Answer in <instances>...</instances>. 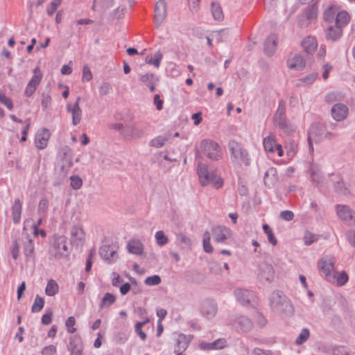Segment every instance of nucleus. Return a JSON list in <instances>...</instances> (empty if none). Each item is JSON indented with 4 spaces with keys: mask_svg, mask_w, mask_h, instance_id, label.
<instances>
[{
    "mask_svg": "<svg viewBox=\"0 0 355 355\" xmlns=\"http://www.w3.org/2000/svg\"><path fill=\"white\" fill-rule=\"evenodd\" d=\"M228 324L238 332H248L253 327L252 321L246 316L234 315L229 318Z\"/></svg>",
    "mask_w": 355,
    "mask_h": 355,
    "instance_id": "obj_8",
    "label": "nucleus"
},
{
    "mask_svg": "<svg viewBox=\"0 0 355 355\" xmlns=\"http://www.w3.org/2000/svg\"><path fill=\"white\" fill-rule=\"evenodd\" d=\"M147 135V128L143 126H139L132 124L125 126L123 132H121V136L127 140L139 139Z\"/></svg>",
    "mask_w": 355,
    "mask_h": 355,
    "instance_id": "obj_10",
    "label": "nucleus"
},
{
    "mask_svg": "<svg viewBox=\"0 0 355 355\" xmlns=\"http://www.w3.org/2000/svg\"><path fill=\"white\" fill-rule=\"evenodd\" d=\"M167 13V4L165 0H159L155 7V21L159 26L164 21Z\"/></svg>",
    "mask_w": 355,
    "mask_h": 355,
    "instance_id": "obj_20",
    "label": "nucleus"
},
{
    "mask_svg": "<svg viewBox=\"0 0 355 355\" xmlns=\"http://www.w3.org/2000/svg\"><path fill=\"white\" fill-rule=\"evenodd\" d=\"M338 216L348 225L355 223V212L349 207L344 205H337L336 207Z\"/></svg>",
    "mask_w": 355,
    "mask_h": 355,
    "instance_id": "obj_13",
    "label": "nucleus"
},
{
    "mask_svg": "<svg viewBox=\"0 0 355 355\" xmlns=\"http://www.w3.org/2000/svg\"><path fill=\"white\" fill-rule=\"evenodd\" d=\"M212 235L215 242L225 244L232 237V233L227 227L216 226L212 228Z\"/></svg>",
    "mask_w": 355,
    "mask_h": 355,
    "instance_id": "obj_15",
    "label": "nucleus"
},
{
    "mask_svg": "<svg viewBox=\"0 0 355 355\" xmlns=\"http://www.w3.org/2000/svg\"><path fill=\"white\" fill-rule=\"evenodd\" d=\"M99 254L101 257L109 264L115 263L119 258L117 247L112 243L103 245L100 248Z\"/></svg>",
    "mask_w": 355,
    "mask_h": 355,
    "instance_id": "obj_11",
    "label": "nucleus"
},
{
    "mask_svg": "<svg viewBox=\"0 0 355 355\" xmlns=\"http://www.w3.org/2000/svg\"><path fill=\"white\" fill-rule=\"evenodd\" d=\"M116 301V297L115 296L110 293H106L100 304H99V307L101 309H103L105 308H108L109 306H110L112 304H114Z\"/></svg>",
    "mask_w": 355,
    "mask_h": 355,
    "instance_id": "obj_38",
    "label": "nucleus"
},
{
    "mask_svg": "<svg viewBox=\"0 0 355 355\" xmlns=\"http://www.w3.org/2000/svg\"><path fill=\"white\" fill-rule=\"evenodd\" d=\"M12 258L16 260L19 255V244L17 240L14 241L10 249Z\"/></svg>",
    "mask_w": 355,
    "mask_h": 355,
    "instance_id": "obj_63",
    "label": "nucleus"
},
{
    "mask_svg": "<svg viewBox=\"0 0 355 355\" xmlns=\"http://www.w3.org/2000/svg\"><path fill=\"white\" fill-rule=\"evenodd\" d=\"M70 184L75 189H79L83 185V180L78 175H71L70 177Z\"/></svg>",
    "mask_w": 355,
    "mask_h": 355,
    "instance_id": "obj_55",
    "label": "nucleus"
},
{
    "mask_svg": "<svg viewBox=\"0 0 355 355\" xmlns=\"http://www.w3.org/2000/svg\"><path fill=\"white\" fill-rule=\"evenodd\" d=\"M139 80L144 84L146 86H148L153 83H157L158 78L151 73H146L145 74L139 75Z\"/></svg>",
    "mask_w": 355,
    "mask_h": 355,
    "instance_id": "obj_39",
    "label": "nucleus"
},
{
    "mask_svg": "<svg viewBox=\"0 0 355 355\" xmlns=\"http://www.w3.org/2000/svg\"><path fill=\"white\" fill-rule=\"evenodd\" d=\"M156 243L159 246H164L168 243V239L162 230L157 231L155 234Z\"/></svg>",
    "mask_w": 355,
    "mask_h": 355,
    "instance_id": "obj_47",
    "label": "nucleus"
},
{
    "mask_svg": "<svg viewBox=\"0 0 355 355\" xmlns=\"http://www.w3.org/2000/svg\"><path fill=\"white\" fill-rule=\"evenodd\" d=\"M335 187L337 191L342 194L346 195L348 193V189L343 180H338Z\"/></svg>",
    "mask_w": 355,
    "mask_h": 355,
    "instance_id": "obj_64",
    "label": "nucleus"
},
{
    "mask_svg": "<svg viewBox=\"0 0 355 355\" xmlns=\"http://www.w3.org/2000/svg\"><path fill=\"white\" fill-rule=\"evenodd\" d=\"M75 324H76V320H75L74 317H73V316L69 317L65 322V326H66L67 332H69L70 334L75 333L76 331V329L74 327Z\"/></svg>",
    "mask_w": 355,
    "mask_h": 355,
    "instance_id": "obj_57",
    "label": "nucleus"
},
{
    "mask_svg": "<svg viewBox=\"0 0 355 355\" xmlns=\"http://www.w3.org/2000/svg\"><path fill=\"white\" fill-rule=\"evenodd\" d=\"M349 114V107L342 103H335L331 109V116L334 120L340 122L345 120Z\"/></svg>",
    "mask_w": 355,
    "mask_h": 355,
    "instance_id": "obj_16",
    "label": "nucleus"
},
{
    "mask_svg": "<svg viewBox=\"0 0 355 355\" xmlns=\"http://www.w3.org/2000/svg\"><path fill=\"white\" fill-rule=\"evenodd\" d=\"M0 104L6 106V107L10 111L12 110L14 108V104L12 99L1 92H0Z\"/></svg>",
    "mask_w": 355,
    "mask_h": 355,
    "instance_id": "obj_49",
    "label": "nucleus"
},
{
    "mask_svg": "<svg viewBox=\"0 0 355 355\" xmlns=\"http://www.w3.org/2000/svg\"><path fill=\"white\" fill-rule=\"evenodd\" d=\"M332 279L327 280L329 283H336L338 286H343L346 284L349 280V277L345 271L335 272L331 274Z\"/></svg>",
    "mask_w": 355,
    "mask_h": 355,
    "instance_id": "obj_30",
    "label": "nucleus"
},
{
    "mask_svg": "<svg viewBox=\"0 0 355 355\" xmlns=\"http://www.w3.org/2000/svg\"><path fill=\"white\" fill-rule=\"evenodd\" d=\"M178 351H184L189 346L190 338L184 334H178L175 338Z\"/></svg>",
    "mask_w": 355,
    "mask_h": 355,
    "instance_id": "obj_34",
    "label": "nucleus"
},
{
    "mask_svg": "<svg viewBox=\"0 0 355 355\" xmlns=\"http://www.w3.org/2000/svg\"><path fill=\"white\" fill-rule=\"evenodd\" d=\"M336 259L333 255H325L318 261V268L324 275L326 280H331Z\"/></svg>",
    "mask_w": 355,
    "mask_h": 355,
    "instance_id": "obj_9",
    "label": "nucleus"
},
{
    "mask_svg": "<svg viewBox=\"0 0 355 355\" xmlns=\"http://www.w3.org/2000/svg\"><path fill=\"white\" fill-rule=\"evenodd\" d=\"M269 305L273 312L292 315L293 306L288 298L280 291H273L268 297Z\"/></svg>",
    "mask_w": 355,
    "mask_h": 355,
    "instance_id": "obj_2",
    "label": "nucleus"
},
{
    "mask_svg": "<svg viewBox=\"0 0 355 355\" xmlns=\"http://www.w3.org/2000/svg\"><path fill=\"white\" fill-rule=\"evenodd\" d=\"M343 98V96L337 92H329L325 96V101L328 103H333L337 101H340Z\"/></svg>",
    "mask_w": 355,
    "mask_h": 355,
    "instance_id": "obj_54",
    "label": "nucleus"
},
{
    "mask_svg": "<svg viewBox=\"0 0 355 355\" xmlns=\"http://www.w3.org/2000/svg\"><path fill=\"white\" fill-rule=\"evenodd\" d=\"M258 277L261 282H272L275 278L273 266L266 262L260 263L259 266Z\"/></svg>",
    "mask_w": 355,
    "mask_h": 355,
    "instance_id": "obj_17",
    "label": "nucleus"
},
{
    "mask_svg": "<svg viewBox=\"0 0 355 355\" xmlns=\"http://www.w3.org/2000/svg\"><path fill=\"white\" fill-rule=\"evenodd\" d=\"M149 322L148 319H146L143 322H137L135 324V332L141 338V340H144L146 338V334L142 331V327Z\"/></svg>",
    "mask_w": 355,
    "mask_h": 355,
    "instance_id": "obj_52",
    "label": "nucleus"
},
{
    "mask_svg": "<svg viewBox=\"0 0 355 355\" xmlns=\"http://www.w3.org/2000/svg\"><path fill=\"white\" fill-rule=\"evenodd\" d=\"M67 349L70 352V355H83L81 340L76 336H70Z\"/></svg>",
    "mask_w": 355,
    "mask_h": 355,
    "instance_id": "obj_22",
    "label": "nucleus"
},
{
    "mask_svg": "<svg viewBox=\"0 0 355 355\" xmlns=\"http://www.w3.org/2000/svg\"><path fill=\"white\" fill-rule=\"evenodd\" d=\"M42 78V73L41 70L38 67H37L33 69V75L26 86L24 92L25 96L30 97L34 94L37 87L39 86Z\"/></svg>",
    "mask_w": 355,
    "mask_h": 355,
    "instance_id": "obj_12",
    "label": "nucleus"
},
{
    "mask_svg": "<svg viewBox=\"0 0 355 355\" xmlns=\"http://www.w3.org/2000/svg\"><path fill=\"white\" fill-rule=\"evenodd\" d=\"M49 207V200L45 197L42 198L38 203L37 214L43 217H46Z\"/></svg>",
    "mask_w": 355,
    "mask_h": 355,
    "instance_id": "obj_37",
    "label": "nucleus"
},
{
    "mask_svg": "<svg viewBox=\"0 0 355 355\" xmlns=\"http://www.w3.org/2000/svg\"><path fill=\"white\" fill-rule=\"evenodd\" d=\"M51 135L49 129L46 128L39 129L35 135L34 143L36 148L39 150L45 149L48 146Z\"/></svg>",
    "mask_w": 355,
    "mask_h": 355,
    "instance_id": "obj_14",
    "label": "nucleus"
},
{
    "mask_svg": "<svg viewBox=\"0 0 355 355\" xmlns=\"http://www.w3.org/2000/svg\"><path fill=\"white\" fill-rule=\"evenodd\" d=\"M80 97L78 96L74 103H68L66 106L67 111L71 114L72 124L77 125L80 123L82 118V110L80 107Z\"/></svg>",
    "mask_w": 355,
    "mask_h": 355,
    "instance_id": "obj_19",
    "label": "nucleus"
},
{
    "mask_svg": "<svg viewBox=\"0 0 355 355\" xmlns=\"http://www.w3.org/2000/svg\"><path fill=\"white\" fill-rule=\"evenodd\" d=\"M302 46L307 53H313L318 47V41L314 36H307L302 41Z\"/></svg>",
    "mask_w": 355,
    "mask_h": 355,
    "instance_id": "obj_27",
    "label": "nucleus"
},
{
    "mask_svg": "<svg viewBox=\"0 0 355 355\" xmlns=\"http://www.w3.org/2000/svg\"><path fill=\"white\" fill-rule=\"evenodd\" d=\"M71 242L75 244H80L85 241V233L82 226L73 225L70 230Z\"/></svg>",
    "mask_w": 355,
    "mask_h": 355,
    "instance_id": "obj_24",
    "label": "nucleus"
},
{
    "mask_svg": "<svg viewBox=\"0 0 355 355\" xmlns=\"http://www.w3.org/2000/svg\"><path fill=\"white\" fill-rule=\"evenodd\" d=\"M22 213V202L17 198L15 199L11 208V214L13 223L15 224H19L21 221Z\"/></svg>",
    "mask_w": 355,
    "mask_h": 355,
    "instance_id": "obj_26",
    "label": "nucleus"
},
{
    "mask_svg": "<svg viewBox=\"0 0 355 355\" xmlns=\"http://www.w3.org/2000/svg\"><path fill=\"white\" fill-rule=\"evenodd\" d=\"M70 254L67 239L64 236H55L50 241L49 259L52 260L67 259Z\"/></svg>",
    "mask_w": 355,
    "mask_h": 355,
    "instance_id": "obj_1",
    "label": "nucleus"
},
{
    "mask_svg": "<svg viewBox=\"0 0 355 355\" xmlns=\"http://www.w3.org/2000/svg\"><path fill=\"white\" fill-rule=\"evenodd\" d=\"M337 136L336 133L330 132L325 126L320 123L313 124L309 132L308 140L310 151L313 150V141L320 142L324 140H331Z\"/></svg>",
    "mask_w": 355,
    "mask_h": 355,
    "instance_id": "obj_4",
    "label": "nucleus"
},
{
    "mask_svg": "<svg viewBox=\"0 0 355 355\" xmlns=\"http://www.w3.org/2000/svg\"><path fill=\"white\" fill-rule=\"evenodd\" d=\"M228 146L230 151L231 160L234 164L238 165L245 164V166L250 164V158L248 153L241 144L232 141L229 143Z\"/></svg>",
    "mask_w": 355,
    "mask_h": 355,
    "instance_id": "obj_5",
    "label": "nucleus"
},
{
    "mask_svg": "<svg viewBox=\"0 0 355 355\" xmlns=\"http://www.w3.org/2000/svg\"><path fill=\"white\" fill-rule=\"evenodd\" d=\"M44 300L43 297L36 295L33 304L31 307V311L33 313L40 312L44 307Z\"/></svg>",
    "mask_w": 355,
    "mask_h": 355,
    "instance_id": "obj_45",
    "label": "nucleus"
},
{
    "mask_svg": "<svg viewBox=\"0 0 355 355\" xmlns=\"http://www.w3.org/2000/svg\"><path fill=\"white\" fill-rule=\"evenodd\" d=\"M350 21V17L348 12L346 11L338 12L336 17V24L339 25L343 28Z\"/></svg>",
    "mask_w": 355,
    "mask_h": 355,
    "instance_id": "obj_35",
    "label": "nucleus"
},
{
    "mask_svg": "<svg viewBox=\"0 0 355 355\" xmlns=\"http://www.w3.org/2000/svg\"><path fill=\"white\" fill-rule=\"evenodd\" d=\"M217 310V304L213 300L206 299L201 303L200 313L202 316L207 319L213 318L216 315Z\"/></svg>",
    "mask_w": 355,
    "mask_h": 355,
    "instance_id": "obj_18",
    "label": "nucleus"
},
{
    "mask_svg": "<svg viewBox=\"0 0 355 355\" xmlns=\"http://www.w3.org/2000/svg\"><path fill=\"white\" fill-rule=\"evenodd\" d=\"M277 173L275 168L270 167L265 173L263 180L268 187H272L277 182Z\"/></svg>",
    "mask_w": 355,
    "mask_h": 355,
    "instance_id": "obj_29",
    "label": "nucleus"
},
{
    "mask_svg": "<svg viewBox=\"0 0 355 355\" xmlns=\"http://www.w3.org/2000/svg\"><path fill=\"white\" fill-rule=\"evenodd\" d=\"M165 141L166 139L164 137L162 136H158L151 139L149 142V145L155 148H159L164 146Z\"/></svg>",
    "mask_w": 355,
    "mask_h": 355,
    "instance_id": "obj_58",
    "label": "nucleus"
},
{
    "mask_svg": "<svg viewBox=\"0 0 355 355\" xmlns=\"http://www.w3.org/2000/svg\"><path fill=\"white\" fill-rule=\"evenodd\" d=\"M318 74L315 72H313L306 76L302 78L299 80V85H309L314 83L316 80Z\"/></svg>",
    "mask_w": 355,
    "mask_h": 355,
    "instance_id": "obj_48",
    "label": "nucleus"
},
{
    "mask_svg": "<svg viewBox=\"0 0 355 355\" xmlns=\"http://www.w3.org/2000/svg\"><path fill=\"white\" fill-rule=\"evenodd\" d=\"M234 295L237 302L243 306L250 304L254 297V294L252 291L244 288H236L234 290Z\"/></svg>",
    "mask_w": 355,
    "mask_h": 355,
    "instance_id": "obj_21",
    "label": "nucleus"
},
{
    "mask_svg": "<svg viewBox=\"0 0 355 355\" xmlns=\"http://www.w3.org/2000/svg\"><path fill=\"white\" fill-rule=\"evenodd\" d=\"M263 145L264 150L267 153H274L276 152L279 144L276 142L274 137L269 135L263 139Z\"/></svg>",
    "mask_w": 355,
    "mask_h": 355,
    "instance_id": "obj_33",
    "label": "nucleus"
},
{
    "mask_svg": "<svg viewBox=\"0 0 355 355\" xmlns=\"http://www.w3.org/2000/svg\"><path fill=\"white\" fill-rule=\"evenodd\" d=\"M305 64L306 62L304 58L299 54L291 55L287 60L288 68L293 70H302L304 68Z\"/></svg>",
    "mask_w": 355,
    "mask_h": 355,
    "instance_id": "obj_23",
    "label": "nucleus"
},
{
    "mask_svg": "<svg viewBox=\"0 0 355 355\" xmlns=\"http://www.w3.org/2000/svg\"><path fill=\"white\" fill-rule=\"evenodd\" d=\"M127 249L130 253L140 255L143 253L144 245L139 240H131L128 243Z\"/></svg>",
    "mask_w": 355,
    "mask_h": 355,
    "instance_id": "obj_32",
    "label": "nucleus"
},
{
    "mask_svg": "<svg viewBox=\"0 0 355 355\" xmlns=\"http://www.w3.org/2000/svg\"><path fill=\"white\" fill-rule=\"evenodd\" d=\"M144 282L148 286H156L160 284L161 278L159 275H155L148 277Z\"/></svg>",
    "mask_w": 355,
    "mask_h": 355,
    "instance_id": "obj_59",
    "label": "nucleus"
},
{
    "mask_svg": "<svg viewBox=\"0 0 355 355\" xmlns=\"http://www.w3.org/2000/svg\"><path fill=\"white\" fill-rule=\"evenodd\" d=\"M62 0H53L51 2L49 6L46 8V13L49 16H52L56 11L58 8L60 6Z\"/></svg>",
    "mask_w": 355,
    "mask_h": 355,
    "instance_id": "obj_56",
    "label": "nucleus"
},
{
    "mask_svg": "<svg viewBox=\"0 0 355 355\" xmlns=\"http://www.w3.org/2000/svg\"><path fill=\"white\" fill-rule=\"evenodd\" d=\"M200 148L203 154L209 159L218 160L222 157V150L216 142L210 139L201 141Z\"/></svg>",
    "mask_w": 355,
    "mask_h": 355,
    "instance_id": "obj_7",
    "label": "nucleus"
},
{
    "mask_svg": "<svg viewBox=\"0 0 355 355\" xmlns=\"http://www.w3.org/2000/svg\"><path fill=\"white\" fill-rule=\"evenodd\" d=\"M23 252L27 261L34 258L35 245L33 241L28 236L23 241Z\"/></svg>",
    "mask_w": 355,
    "mask_h": 355,
    "instance_id": "obj_28",
    "label": "nucleus"
},
{
    "mask_svg": "<svg viewBox=\"0 0 355 355\" xmlns=\"http://www.w3.org/2000/svg\"><path fill=\"white\" fill-rule=\"evenodd\" d=\"M277 37L275 34L270 35L264 42V52L268 56H272L276 51Z\"/></svg>",
    "mask_w": 355,
    "mask_h": 355,
    "instance_id": "obj_25",
    "label": "nucleus"
},
{
    "mask_svg": "<svg viewBox=\"0 0 355 355\" xmlns=\"http://www.w3.org/2000/svg\"><path fill=\"white\" fill-rule=\"evenodd\" d=\"M343 30L339 25L330 26L327 28L326 37L331 41H336L341 37Z\"/></svg>",
    "mask_w": 355,
    "mask_h": 355,
    "instance_id": "obj_31",
    "label": "nucleus"
},
{
    "mask_svg": "<svg viewBox=\"0 0 355 355\" xmlns=\"http://www.w3.org/2000/svg\"><path fill=\"white\" fill-rule=\"evenodd\" d=\"M196 171L199 182L202 187L211 184L214 187L218 189L223 185V179L217 175L214 171H209L206 164L200 163L198 165Z\"/></svg>",
    "mask_w": 355,
    "mask_h": 355,
    "instance_id": "obj_3",
    "label": "nucleus"
},
{
    "mask_svg": "<svg viewBox=\"0 0 355 355\" xmlns=\"http://www.w3.org/2000/svg\"><path fill=\"white\" fill-rule=\"evenodd\" d=\"M59 290L58 284L53 279H50L47 282L45 293L49 296H54Z\"/></svg>",
    "mask_w": 355,
    "mask_h": 355,
    "instance_id": "obj_41",
    "label": "nucleus"
},
{
    "mask_svg": "<svg viewBox=\"0 0 355 355\" xmlns=\"http://www.w3.org/2000/svg\"><path fill=\"white\" fill-rule=\"evenodd\" d=\"M227 36V31L226 30L222 29L218 31L213 32L211 35L212 40H216L217 43H220L224 41Z\"/></svg>",
    "mask_w": 355,
    "mask_h": 355,
    "instance_id": "obj_50",
    "label": "nucleus"
},
{
    "mask_svg": "<svg viewBox=\"0 0 355 355\" xmlns=\"http://www.w3.org/2000/svg\"><path fill=\"white\" fill-rule=\"evenodd\" d=\"M163 58V55L160 51H157L154 57L147 56L146 58V62L154 65L158 68L160 66L161 60Z\"/></svg>",
    "mask_w": 355,
    "mask_h": 355,
    "instance_id": "obj_42",
    "label": "nucleus"
},
{
    "mask_svg": "<svg viewBox=\"0 0 355 355\" xmlns=\"http://www.w3.org/2000/svg\"><path fill=\"white\" fill-rule=\"evenodd\" d=\"M304 239L305 245H310L317 241V236L310 232H306L304 234Z\"/></svg>",
    "mask_w": 355,
    "mask_h": 355,
    "instance_id": "obj_61",
    "label": "nucleus"
},
{
    "mask_svg": "<svg viewBox=\"0 0 355 355\" xmlns=\"http://www.w3.org/2000/svg\"><path fill=\"white\" fill-rule=\"evenodd\" d=\"M211 12L215 20L222 21L224 15L220 5L217 2H213L211 6Z\"/></svg>",
    "mask_w": 355,
    "mask_h": 355,
    "instance_id": "obj_36",
    "label": "nucleus"
},
{
    "mask_svg": "<svg viewBox=\"0 0 355 355\" xmlns=\"http://www.w3.org/2000/svg\"><path fill=\"white\" fill-rule=\"evenodd\" d=\"M112 87L109 83L104 82L99 87V94L101 96H105L111 92Z\"/></svg>",
    "mask_w": 355,
    "mask_h": 355,
    "instance_id": "obj_60",
    "label": "nucleus"
},
{
    "mask_svg": "<svg viewBox=\"0 0 355 355\" xmlns=\"http://www.w3.org/2000/svg\"><path fill=\"white\" fill-rule=\"evenodd\" d=\"M285 114L286 102L284 100H280L278 103L277 110L274 116V124L284 132L289 134L295 130V128L292 125L287 123Z\"/></svg>",
    "mask_w": 355,
    "mask_h": 355,
    "instance_id": "obj_6",
    "label": "nucleus"
},
{
    "mask_svg": "<svg viewBox=\"0 0 355 355\" xmlns=\"http://www.w3.org/2000/svg\"><path fill=\"white\" fill-rule=\"evenodd\" d=\"M338 13V8L336 6H329L324 12V19L328 22H332Z\"/></svg>",
    "mask_w": 355,
    "mask_h": 355,
    "instance_id": "obj_40",
    "label": "nucleus"
},
{
    "mask_svg": "<svg viewBox=\"0 0 355 355\" xmlns=\"http://www.w3.org/2000/svg\"><path fill=\"white\" fill-rule=\"evenodd\" d=\"M263 230L264 231L265 234L267 235L268 241L272 245H275L277 244V239H276L271 228L267 224H264L263 225Z\"/></svg>",
    "mask_w": 355,
    "mask_h": 355,
    "instance_id": "obj_51",
    "label": "nucleus"
},
{
    "mask_svg": "<svg viewBox=\"0 0 355 355\" xmlns=\"http://www.w3.org/2000/svg\"><path fill=\"white\" fill-rule=\"evenodd\" d=\"M92 73L88 66H84L83 69L82 80L88 82L92 79Z\"/></svg>",
    "mask_w": 355,
    "mask_h": 355,
    "instance_id": "obj_62",
    "label": "nucleus"
},
{
    "mask_svg": "<svg viewBox=\"0 0 355 355\" xmlns=\"http://www.w3.org/2000/svg\"><path fill=\"white\" fill-rule=\"evenodd\" d=\"M176 239L178 243L181 245L182 248H190L191 246V239L182 233L177 234Z\"/></svg>",
    "mask_w": 355,
    "mask_h": 355,
    "instance_id": "obj_44",
    "label": "nucleus"
},
{
    "mask_svg": "<svg viewBox=\"0 0 355 355\" xmlns=\"http://www.w3.org/2000/svg\"><path fill=\"white\" fill-rule=\"evenodd\" d=\"M309 337V329L306 328H304L300 333L297 338H296L295 343L298 345H302L308 340Z\"/></svg>",
    "mask_w": 355,
    "mask_h": 355,
    "instance_id": "obj_53",
    "label": "nucleus"
},
{
    "mask_svg": "<svg viewBox=\"0 0 355 355\" xmlns=\"http://www.w3.org/2000/svg\"><path fill=\"white\" fill-rule=\"evenodd\" d=\"M304 16L308 19V20H312L316 18L317 16V8L315 5H311L308 6L304 10Z\"/></svg>",
    "mask_w": 355,
    "mask_h": 355,
    "instance_id": "obj_46",
    "label": "nucleus"
},
{
    "mask_svg": "<svg viewBox=\"0 0 355 355\" xmlns=\"http://www.w3.org/2000/svg\"><path fill=\"white\" fill-rule=\"evenodd\" d=\"M210 233L206 231L203 233L202 236V245L203 250L207 253H211L213 252V248L210 243Z\"/></svg>",
    "mask_w": 355,
    "mask_h": 355,
    "instance_id": "obj_43",
    "label": "nucleus"
}]
</instances>
